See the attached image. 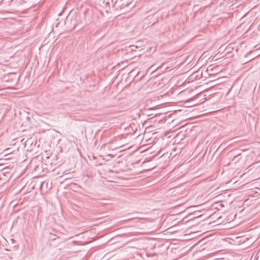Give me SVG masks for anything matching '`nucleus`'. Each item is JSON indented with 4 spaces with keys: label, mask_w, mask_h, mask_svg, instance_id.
I'll list each match as a JSON object with an SVG mask.
<instances>
[{
    "label": "nucleus",
    "mask_w": 260,
    "mask_h": 260,
    "mask_svg": "<svg viewBox=\"0 0 260 260\" xmlns=\"http://www.w3.org/2000/svg\"><path fill=\"white\" fill-rule=\"evenodd\" d=\"M237 157V156H234V158H233V160H234L236 157Z\"/></svg>",
    "instance_id": "obj_2"
},
{
    "label": "nucleus",
    "mask_w": 260,
    "mask_h": 260,
    "mask_svg": "<svg viewBox=\"0 0 260 260\" xmlns=\"http://www.w3.org/2000/svg\"><path fill=\"white\" fill-rule=\"evenodd\" d=\"M229 2L231 3H236L237 2L239 1V0H229Z\"/></svg>",
    "instance_id": "obj_1"
}]
</instances>
